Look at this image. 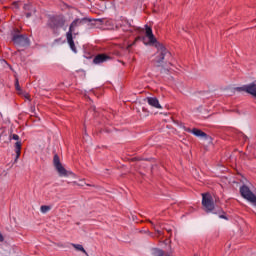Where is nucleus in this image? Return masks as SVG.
I'll return each mask as SVG.
<instances>
[{
    "instance_id": "f03ea898",
    "label": "nucleus",
    "mask_w": 256,
    "mask_h": 256,
    "mask_svg": "<svg viewBox=\"0 0 256 256\" xmlns=\"http://www.w3.org/2000/svg\"><path fill=\"white\" fill-rule=\"evenodd\" d=\"M85 23H87V18H76L70 24L69 30L66 33L67 43L74 53H77V48L75 47V42L73 41V35H77V33H75V29H77V27H81V25H85Z\"/></svg>"
},
{
    "instance_id": "9b49d317",
    "label": "nucleus",
    "mask_w": 256,
    "mask_h": 256,
    "mask_svg": "<svg viewBox=\"0 0 256 256\" xmlns=\"http://www.w3.org/2000/svg\"><path fill=\"white\" fill-rule=\"evenodd\" d=\"M15 153H16V159L21 157V141H17L15 143Z\"/></svg>"
},
{
    "instance_id": "a878e982",
    "label": "nucleus",
    "mask_w": 256,
    "mask_h": 256,
    "mask_svg": "<svg viewBox=\"0 0 256 256\" xmlns=\"http://www.w3.org/2000/svg\"><path fill=\"white\" fill-rule=\"evenodd\" d=\"M0 256H5V255H3L2 253H0Z\"/></svg>"
},
{
    "instance_id": "4be33fe9",
    "label": "nucleus",
    "mask_w": 256,
    "mask_h": 256,
    "mask_svg": "<svg viewBox=\"0 0 256 256\" xmlns=\"http://www.w3.org/2000/svg\"><path fill=\"white\" fill-rule=\"evenodd\" d=\"M133 47V44L128 45L127 49H131Z\"/></svg>"
},
{
    "instance_id": "393cba45",
    "label": "nucleus",
    "mask_w": 256,
    "mask_h": 256,
    "mask_svg": "<svg viewBox=\"0 0 256 256\" xmlns=\"http://www.w3.org/2000/svg\"><path fill=\"white\" fill-rule=\"evenodd\" d=\"M80 187H83V183L78 184Z\"/></svg>"
},
{
    "instance_id": "6e6552de",
    "label": "nucleus",
    "mask_w": 256,
    "mask_h": 256,
    "mask_svg": "<svg viewBox=\"0 0 256 256\" xmlns=\"http://www.w3.org/2000/svg\"><path fill=\"white\" fill-rule=\"evenodd\" d=\"M183 129L187 133H192V135H195V137H207V134L205 132L201 131L200 129L193 128L191 130V128H188V127H185V126H183Z\"/></svg>"
},
{
    "instance_id": "f257e3e1",
    "label": "nucleus",
    "mask_w": 256,
    "mask_h": 256,
    "mask_svg": "<svg viewBox=\"0 0 256 256\" xmlns=\"http://www.w3.org/2000/svg\"><path fill=\"white\" fill-rule=\"evenodd\" d=\"M146 29V37L149 39L150 45H155L157 49V55L154 58V63L156 67H161L163 61H165V57H171V52L163 46V44L157 42V38L153 35V29L149 27V25H145Z\"/></svg>"
},
{
    "instance_id": "f3484780",
    "label": "nucleus",
    "mask_w": 256,
    "mask_h": 256,
    "mask_svg": "<svg viewBox=\"0 0 256 256\" xmlns=\"http://www.w3.org/2000/svg\"><path fill=\"white\" fill-rule=\"evenodd\" d=\"M23 9L24 11H31V4H24Z\"/></svg>"
},
{
    "instance_id": "2eb2a0df",
    "label": "nucleus",
    "mask_w": 256,
    "mask_h": 256,
    "mask_svg": "<svg viewBox=\"0 0 256 256\" xmlns=\"http://www.w3.org/2000/svg\"><path fill=\"white\" fill-rule=\"evenodd\" d=\"M15 88L16 91H18L19 94L23 93V90L21 89V86H19V79L16 78V82H15Z\"/></svg>"
},
{
    "instance_id": "ddd939ff",
    "label": "nucleus",
    "mask_w": 256,
    "mask_h": 256,
    "mask_svg": "<svg viewBox=\"0 0 256 256\" xmlns=\"http://www.w3.org/2000/svg\"><path fill=\"white\" fill-rule=\"evenodd\" d=\"M153 255L154 256H171V255H165V252H163V250L161 249H154Z\"/></svg>"
},
{
    "instance_id": "bb28decb",
    "label": "nucleus",
    "mask_w": 256,
    "mask_h": 256,
    "mask_svg": "<svg viewBox=\"0 0 256 256\" xmlns=\"http://www.w3.org/2000/svg\"><path fill=\"white\" fill-rule=\"evenodd\" d=\"M29 94H26L25 97H27Z\"/></svg>"
},
{
    "instance_id": "20e7f679",
    "label": "nucleus",
    "mask_w": 256,
    "mask_h": 256,
    "mask_svg": "<svg viewBox=\"0 0 256 256\" xmlns=\"http://www.w3.org/2000/svg\"><path fill=\"white\" fill-rule=\"evenodd\" d=\"M63 25H65V18H63L62 16H53L48 21V27H50V29H53L54 31L61 29Z\"/></svg>"
},
{
    "instance_id": "39448f33",
    "label": "nucleus",
    "mask_w": 256,
    "mask_h": 256,
    "mask_svg": "<svg viewBox=\"0 0 256 256\" xmlns=\"http://www.w3.org/2000/svg\"><path fill=\"white\" fill-rule=\"evenodd\" d=\"M12 41L14 45H17L18 47H29V45H31V41L26 35L14 34Z\"/></svg>"
},
{
    "instance_id": "423d86ee",
    "label": "nucleus",
    "mask_w": 256,
    "mask_h": 256,
    "mask_svg": "<svg viewBox=\"0 0 256 256\" xmlns=\"http://www.w3.org/2000/svg\"><path fill=\"white\" fill-rule=\"evenodd\" d=\"M53 163H54V167H55L56 171H58L60 177H68L69 176V172L67 171V169H65V167H63V164H61V160H59L58 155L54 156Z\"/></svg>"
},
{
    "instance_id": "7ed1b4c3",
    "label": "nucleus",
    "mask_w": 256,
    "mask_h": 256,
    "mask_svg": "<svg viewBox=\"0 0 256 256\" xmlns=\"http://www.w3.org/2000/svg\"><path fill=\"white\" fill-rule=\"evenodd\" d=\"M202 205L205 208L206 213H213V210L215 209L213 196L209 193L202 194Z\"/></svg>"
},
{
    "instance_id": "412c9836",
    "label": "nucleus",
    "mask_w": 256,
    "mask_h": 256,
    "mask_svg": "<svg viewBox=\"0 0 256 256\" xmlns=\"http://www.w3.org/2000/svg\"><path fill=\"white\" fill-rule=\"evenodd\" d=\"M220 219H227L225 215H220Z\"/></svg>"
},
{
    "instance_id": "0eeeda50",
    "label": "nucleus",
    "mask_w": 256,
    "mask_h": 256,
    "mask_svg": "<svg viewBox=\"0 0 256 256\" xmlns=\"http://www.w3.org/2000/svg\"><path fill=\"white\" fill-rule=\"evenodd\" d=\"M236 91H245L246 93H249L250 95H252L253 97L256 98V84L255 83H251L248 85H244L242 87H236L235 88Z\"/></svg>"
},
{
    "instance_id": "9d476101",
    "label": "nucleus",
    "mask_w": 256,
    "mask_h": 256,
    "mask_svg": "<svg viewBox=\"0 0 256 256\" xmlns=\"http://www.w3.org/2000/svg\"><path fill=\"white\" fill-rule=\"evenodd\" d=\"M147 103L151 107H155V109H161V104H159V99H157L155 97H148Z\"/></svg>"
},
{
    "instance_id": "1a4fd4ad",
    "label": "nucleus",
    "mask_w": 256,
    "mask_h": 256,
    "mask_svg": "<svg viewBox=\"0 0 256 256\" xmlns=\"http://www.w3.org/2000/svg\"><path fill=\"white\" fill-rule=\"evenodd\" d=\"M105 61H109V56L105 54H99L94 58L93 63L95 65H99L101 63H105Z\"/></svg>"
},
{
    "instance_id": "b1692460",
    "label": "nucleus",
    "mask_w": 256,
    "mask_h": 256,
    "mask_svg": "<svg viewBox=\"0 0 256 256\" xmlns=\"http://www.w3.org/2000/svg\"><path fill=\"white\" fill-rule=\"evenodd\" d=\"M242 137H243L244 139H247V136H245V135H243V134H242Z\"/></svg>"
},
{
    "instance_id": "aec40b11",
    "label": "nucleus",
    "mask_w": 256,
    "mask_h": 256,
    "mask_svg": "<svg viewBox=\"0 0 256 256\" xmlns=\"http://www.w3.org/2000/svg\"><path fill=\"white\" fill-rule=\"evenodd\" d=\"M32 15H33V12H28V13H26L27 19H29V17H31Z\"/></svg>"
},
{
    "instance_id": "6ab92c4d",
    "label": "nucleus",
    "mask_w": 256,
    "mask_h": 256,
    "mask_svg": "<svg viewBox=\"0 0 256 256\" xmlns=\"http://www.w3.org/2000/svg\"><path fill=\"white\" fill-rule=\"evenodd\" d=\"M5 241V238L3 237V234L0 232V243H3Z\"/></svg>"
},
{
    "instance_id": "dca6fc26",
    "label": "nucleus",
    "mask_w": 256,
    "mask_h": 256,
    "mask_svg": "<svg viewBox=\"0 0 256 256\" xmlns=\"http://www.w3.org/2000/svg\"><path fill=\"white\" fill-rule=\"evenodd\" d=\"M9 141H11V139H13L14 141H19V135L17 134H12L9 136Z\"/></svg>"
},
{
    "instance_id": "a211bd4d",
    "label": "nucleus",
    "mask_w": 256,
    "mask_h": 256,
    "mask_svg": "<svg viewBox=\"0 0 256 256\" xmlns=\"http://www.w3.org/2000/svg\"><path fill=\"white\" fill-rule=\"evenodd\" d=\"M5 139H7V134H1L0 141H5Z\"/></svg>"
},
{
    "instance_id": "5701e85b",
    "label": "nucleus",
    "mask_w": 256,
    "mask_h": 256,
    "mask_svg": "<svg viewBox=\"0 0 256 256\" xmlns=\"http://www.w3.org/2000/svg\"><path fill=\"white\" fill-rule=\"evenodd\" d=\"M158 235H162V232L160 230H157Z\"/></svg>"
},
{
    "instance_id": "f8f14e48",
    "label": "nucleus",
    "mask_w": 256,
    "mask_h": 256,
    "mask_svg": "<svg viewBox=\"0 0 256 256\" xmlns=\"http://www.w3.org/2000/svg\"><path fill=\"white\" fill-rule=\"evenodd\" d=\"M72 246L77 251H81L82 253H85V255H87V251L85 250V248H83V245H81V244H72Z\"/></svg>"
},
{
    "instance_id": "4468645a",
    "label": "nucleus",
    "mask_w": 256,
    "mask_h": 256,
    "mask_svg": "<svg viewBox=\"0 0 256 256\" xmlns=\"http://www.w3.org/2000/svg\"><path fill=\"white\" fill-rule=\"evenodd\" d=\"M51 209V206H47V205H42L40 207V211L41 213L45 214V213H49V210Z\"/></svg>"
}]
</instances>
